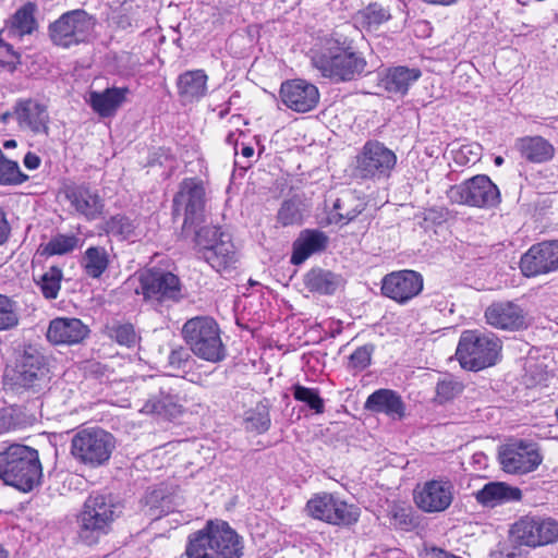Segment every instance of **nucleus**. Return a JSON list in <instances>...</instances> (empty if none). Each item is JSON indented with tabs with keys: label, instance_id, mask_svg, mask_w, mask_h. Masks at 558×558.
<instances>
[{
	"label": "nucleus",
	"instance_id": "f257e3e1",
	"mask_svg": "<svg viewBox=\"0 0 558 558\" xmlns=\"http://www.w3.org/2000/svg\"><path fill=\"white\" fill-rule=\"evenodd\" d=\"M185 554L187 558H241L243 543L239 534L225 521H208L190 534Z\"/></svg>",
	"mask_w": 558,
	"mask_h": 558
},
{
	"label": "nucleus",
	"instance_id": "f03ea898",
	"mask_svg": "<svg viewBox=\"0 0 558 558\" xmlns=\"http://www.w3.org/2000/svg\"><path fill=\"white\" fill-rule=\"evenodd\" d=\"M43 477L38 451L24 445H11L0 452V478L4 484L28 493L37 487Z\"/></svg>",
	"mask_w": 558,
	"mask_h": 558
},
{
	"label": "nucleus",
	"instance_id": "7ed1b4c3",
	"mask_svg": "<svg viewBox=\"0 0 558 558\" xmlns=\"http://www.w3.org/2000/svg\"><path fill=\"white\" fill-rule=\"evenodd\" d=\"M182 337L197 357L211 363L225 360L226 348L214 318L196 316L189 319L182 327Z\"/></svg>",
	"mask_w": 558,
	"mask_h": 558
},
{
	"label": "nucleus",
	"instance_id": "20e7f679",
	"mask_svg": "<svg viewBox=\"0 0 558 558\" xmlns=\"http://www.w3.org/2000/svg\"><path fill=\"white\" fill-rule=\"evenodd\" d=\"M116 448V439L99 427L77 430L71 439V456L81 464L98 468L106 464Z\"/></svg>",
	"mask_w": 558,
	"mask_h": 558
},
{
	"label": "nucleus",
	"instance_id": "39448f33",
	"mask_svg": "<svg viewBox=\"0 0 558 558\" xmlns=\"http://www.w3.org/2000/svg\"><path fill=\"white\" fill-rule=\"evenodd\" d=\"M500 350L501 342L495 335L465 330L460 337L456 355L463 368L480 371L494 365Z\"/></svg>",
	"mask_w": 558,
	"mask_h": 558
},
{
	"label": "nucleus",
	"instance_id": "423d86ee",
	"mask_svg": "<svg viewBox=\"0 0 558 558\" xmlns=\"http://www.w3.org/2000/svg\"><path fill=\"white\" fill-rule=\"evenodd\" d=\"M118 507L108 495L93 494L84 502L78 515L80 537L86 543H95L107 534L114 519Z\"/></svg>",
	"mask_w": 558,
	"mask_h": 558
},
{
	"label": "nucleus",
	"instance_id": "0eeeda50",
	"mask_svg": "<svg viewBox=\"0 0 558 558\" xmlns=\"http://www.w3.org/2000/svg\"><path fill=\"white\" fill-rule=\"evenodd\" d=\"M396 154L377 141H368L352 162V175L356 179L379 181L390 177L396 167Z\"/></svg>",
	"mask_w": 558,
	"mask_h": 558
},
{
	"label": "nucleus",
	"instance_id": "6e6552de",
	"mask_svg": "<svg viewBox=\"0 0 558 558\" xmlns=\"http://www.w3.org/2000/svg\"><path fill=\"white\" fill-rule=\"evenodd\" d=\"M196 245L202 257L218 272H230L238 262L236 251L229 235L217 227H205L196 232Z\"/></svg>",
	"mask_w": 558,
	"mask_h": 558
},
{
	"label": "nucleus",
	"instance_id": "1a4fd4ad",
	"mask_svg": "<svg viewBox=\"0 0 558 558\" xmlns=\"http://www.w3.org/2000/svg\"><path fill=\"white\" fill-rule=\"evenodd\" d=\"M313 63L325 77L336 81H351L361 75L366 66L365 59L350 47L335 46L328 52L315 57Z\"/></svg>",
	"mask_w": 558,
	"mask_h": 558
},
{
	"label": "nucleus",
	"instance_id": "9d476101",
	"mask_svg": "<svg viewBox=\"0 0 558 558\" xmlns=\"http://www.w3.org/2000/svg\"><path fill=\"white\" fill-rule=\"evenodd\" d=\"M447 196L452 203L478 208H492L500 203L498 187L485 174L475 175L451 186Z\"/></svg>",
	"mask_w": 558,
	"mask_h": 558
},
{
	"label": "nucleus",
	"instance_id": "9b49d317",
	"mask_svg": "<svg viewBox=\"0 0 558 558\" xmlns=\"http://www.w3.org/2000/svg\"><path fill=\"white\" fill-rule=\"evenodd\" d=\"M95 26V20L84 10L63 13L49 25V37L57 46L69 48L87 39Z\"/></svg>",
	"mask_w": 558,
	"mask_h": 558
},
{
	"label": "nucleus",
	"instance_id": "f8f14e48",
	"mask_svg": "<svg viewBox=\"0 0 558 558\" xmlns=\"http://www.w3.org/2000/svg\"><path fill=\"white\" fill-rule=\"evenodd\" d=\"M306 511L312 518L335 525H350L360 518V508L328 493L312 497L306 504Z\"/></svg>",
	"mask_w": 558,
	"mask_h": 558
},
{
	"label": "nucleus",
	"instance_id": "ddd939ff",
	"mask_svg": "<svg viewBox=\"0 0 558 558\" xmlns=\"http://www.w3.org/2000/svg\"><path fill=\"white\" fill-rule=\"evenodd\" d=\"M454 498V485L445 477L434 478L417 484L413 492L416 507L425 513L446 511Z\"/></svg>",
	"mask_w": 558,
	"mask_h": 558
},
{
	"label": "nucleus",
	"instance_id": "4468645a",
	"mask_svg": "<svg viewBox=\"0 0 558 558\" xmlns=\"http://www.w3.org/2000/svg\"><path fill=\"white\" fill-rule=\"evenodd\" d=\"M510 534L519 545L545 546L558 539V523L553 519L524 517L512 525Z\"/></svg>",
	"mask_w": 558,
	"mask_h": 558
},
{
	"label": "nucleus",
	"instance_id": "2eb2a0df",
	"mask_svg": "<svg viewBox=\"0 0 558 558\" xmlns=\"http://www.w3.org/2000/svg\"><path fill=\"white\" fill-rule=\"evenodd\" d=\"M44 357L36 351H25L7 377L16 389L41 390L47 383Z\"/></svg>",
	"mask_w": 558,
	"mask_h": 558
},
{
	"label": "nucleus",
	"instance_id": "dca6fc26",
	"mask_svg": "<svg viewBox=\"0 0 558 558\" xmlns=\"http://www.w3.org/2000/svg\"><path fill=\"white\" fill-rule=\"evenodd\" d=\"M205 203V187L203 182L195 178L184 179L173 198L174 211L184 213V227L203 220Z\"/></svg>",
	"mask_w": 558,
	"mask_h": 558
},
{
	"label": "nucleus",
	"instance_id": "f3484780",
	"mask_svg": "<svg viewBox=\"0 0 558 558\" xmlns=\"http://www.w3.org/2000/svg\"><path fill=\"white\" fill-rule=\"evenodd\" d=\"M500 463L507 473L526 474L542 462V456L535 444L514 440L504 446L499 453Z\"/></svg>",
	"mask_w": 558,
	"mask_h": 558
},
{
	"label": "nucleus",
	"instance_id": "a211bd4d",
	"mask_svg": "<svg viewBox=\"0 0 558 558\" xmlns=\"http://www.w3.org/2000/svg\"><path fill=\"white\" fill-rule=\"evenodd\" d=\"M140 282L146 301H177L181 295L179 278L172 272L147 270L141 275Z\"/></svg>",
	"mask_w": 558,
	"mask_h": 558
},
{
	"label": "nucleus",
	"instance_id": "6ab92c4d",
	"mask_svg": "<svg viewBox=\"0 0 558 558\" xmlns=\"http://www.w3.org/2000/svg\"><path fill=\"white\" fill-rule=\"evenodd\" d=\"M13 118L23 132L46 136L49 134L48 108L37 99H19L13 107Z\"/></svg>",
	"mask_w": 558,
	"mask_h": 558
},
{
	"label": "nucleus",
	"instance_id": "aec40b11",
	"mask_svg": "<svg viewBox=\"0 0 558 558\" xmlns=\"http://www.w3.org/2000/svg\"><path fill=\"white\" fill-rule=\"evenodd\" d=\"M485 319L492 327L509 331L526 329L531 325L529 313L511 301L492 303L485 311Z\"/></svg>",
	"mask_w": 558,
	"mask_h": 558
},
{
	"label": "nucleus",
	"instance_id": "412c9836",
	"mask_svg": "<svg viewBox=\"0 0 558 558\" xmlns=\"http://www.w3.org/2000/svg\"><path fill=\"white\" fill-rule=\"evenodd\" d=\"M520 268L526 277L558 270V240L532 245L521 257Z\"/></svg>",
	"mask_w": 558,
	"mask_h": 558
},
{
	"label": "nucleus",
	"instance_id": "4be33fe9",
	"mask_svg": "<svg viewBox=\"0 0 558 558\" xmlns=\"http://www.w3.org/2000/svg\"><path fill=\"white\" fill-rule=\"evenodd\" d=\"M423 290V277L414 270H399L388 274L383 279V294L404 304Z\"/></svg>",
	"mask_w": 558,
	"mask_h": 558
},
{
	"label": "nucleus",
	"instance_id": "5701e85b",
	"mask_svg": "<svg viewBox=\"0 0 558 558\" xmlns=\"http://www.w3.org/2000/svg\"><path fill=\"white\" fill-rule=\"evenodd\" d=\"M280 97L282 102L295 112H308L319 102L318 88L305 80H290L281 84Z\"/></svg>",
	"mask_w": 558,
	"mask_h": 558
},
{
	"label": "nucleus",
	"instance_id": "b1692460",
	"mask_svg": "<svg viewBox=\"0 0 558 558\" xmlns=\"http://www.w3.org/2000/svg\"><path fill=\"white\" fill-rule=\"evenodd\" d=\"M65 197L75 213L92 221L101 217L105 202L97 192L87 185H72L65 189Z\"/></svg>",
	"mask_w": 558,
	"mask_h": 558
},
{
	"label": "nucleus",
	"instance_id": "393cba45",
	"mask_svg": "<svg viewBox=\"0 0 558 558\" xmlns=\"http://www.w3.org/2000/svg\"><path fill=\"white\" fill-rule=\"evenodd\" d=\"M88 332V327L81 319L58 317L50 322L47 339L54 344H75L83 341Z\"/></svg>",
	"mask_w": 558,
	"mask_h": 558
},
{
	"label": "nucleus",
	"instance_id": "a878e982",
	"mask_svg": "<svg viewBox=\"0 0 558 558\" xmlns=\"http://www.w3.org/2000/svg\"><path fill=\"white\" fill-rule=\"evenodd\" d=\"M37 5L34 2H27L15 11L7 21L4 33L9 39H23L32 35L38 28L35 17Z\"/></svg>",
	"mask_w": 558,
	"mask_h": 558
},
{
	"label": "nucleus",
	"instance_id": "bb28decb",
	"mask_svg": "<svg viewBox=\"0 0 558 558\" xmlns=\"http://www.w3.org/2000/svg\"><path fill=\"white\" fill-rule=\"evenodd\" d=\"M366 207V203L355 191H343L333 203L329 214V221L348 225L355 219Z\"/></svg>",
	"mask_w": 558,
	"mask_h": 558
},
{
	"label": "nucleus",
	"instance_id": "cd10ccee",
	"mask_svg": "<svg viewBox=\"0 0 558 558\" xmlns=\"http://www.w3.org/2000/svg\"><path fill=\"white\" fill-rule=\"evenodd\" d=\"M364 408L372 412L385 413L391 418L404 415V404L401 397L390 389H378L368 396Z\"/></svg>",
	"mask_w": 558,
	"mask_h": 558
},
{
	"label": "nucleus",
	"instance_id": "c85d7f7f",
	"mask_svg": "<svg viewBox=\"0 0 558 558\" xmlns=\"http://www.w3.org/2000/svg\"><path fill=\"white\" fill-rule=\"evenodd\" d=\"M421 75L422 72L417 68L395 66L386 72L379 86L388 93L403 96Z\"/></svg>",
	"mask_w": 558,
	"mask_h": 558
},
{
	"label": "nucleus",
	"instance_id": "c756f323",
	"mask_svg": "<svg viewBox=\"0 0 558 558\" xmlns=\"http://www.w3.org/2000/svg\"><path fill=\"white\" fill-rule=\"evenodd\" d=\"M475 499L484 507L494 508L498 505L521 499V490L501 482L487 483L475 494Z\"/></svg>",
	"mask_w": 558,
	"mask_h": 558
},
{
	"label": "nucleus",
	"instance_id": "7c9ffc66",
	"mask_svg": "<svg viewBox=\"0 0 558 558\" xmlns=\"http://www.w3.org/2000/svg\"><path fill=\"white\" fill-rule=\"evenodd\" d=\"M328 236L318 230L303 231L293 244L291 262L294 265L304 263L312 254L326 248Z\"/></svg>",
	"mask_w": 558,
	"mask_h": 558
},
{
	"label": "nucleus",
	"instance_id": "2f4dec72",
	"mask_svg": "<svg viewBox=\"0 0 558 558\" xmlns=\"http://www.w3.org/2000/svg\"><path fill=\"white\" fill-rule=\"evenodd\" d=\"M128 92V88L119 87L107 88L104 92H90L88 102L100 117H111L124 102Z\"/></svg>",
	"mask_w": 558,
	"mask_h": 558
},
{
	"label": "nucleus",
	"instance_id": "473e14b6",
	"mask_svg": "<svg viewBox=\"0 0 558 558\" xmlns=\"http://www.w3.org/2000/svg\"><path fill=\"white\" fill-rule=\"evenodd\" d=\"M142 411L148 414H158L161 417L171 420L183 412V402L177 393L161 389L159 398L147 400Z\"/></svg>",
	"mask_w": 558,
	"mask_h": 558
},
{
	"label": "nucleus",
	"instance_id": "72a5a7b5",
	"mask_svg": "<svg viewBox=\"0 0 558 558\" xmlns=\"http://www.w3.org/2000/svg\"><path fill=\"white\" fill-rule=\"evenodd\" d=\"M304 284L311 292L332 294L343 284L341 276L325 269H312L304 278Z\"/></svg>",
	"mask_w": 558,
	"mask_h": 558
},
{
	"label": "nucleus",
	"instance_id": "f704fd0d",
	"mask_svg": "<svg viewBox=\"0 0 558 558\" xmlns=\"http://www.w3.org/2000/svg\"><path fill=\"white\" fill-rule=\"evenodd\" d=\"M207 75L202 70L187 71L178 78V90L184 101L199 99L206 94Z\"/></svg>",
	"mask_w": 558,
	"mask_h": 558
},
{
	"label": "nucleus",
	"instance_id": "c9c22d12",
	"mask_svg": "<svg viewBox=\"0 0 558 558\" xmlns=\"http://www.w3.org/2000/svg\"><path fill=\"white\" fill-rule=\"evenodd\" d=\"M517 148L531 162H544L554 155V147L541 136L520 138Z\"/></svg>",
	"mask_w": 558,
	"mask_h": 558
},
{
	"label": "nucleus",
	"instance_id": "e433bc0d",
	"mask_svg": "<svg viewBox=\"0 0 558 558\" xmlns=\"http://www.w3.org/2000/svg\"><path fill=\"white\" fill-rule=\"evenodd\" d=\"M81 266L86 276L98 279L109 266V254L105 247L90 246L82 257Z\"/></svg>",
	"mask_w": 558,
	"mask_h": 558
},
{
	"label": "nucleus",
	"instance_id": "4c0bfd02",
	"mask_svg": "<svg viewBox=\"0 0 558 558\" xmlns=\"http://www.w3.org/2000/svg\"><path fill=\"white\" fill-rule=\"evenodd\" d=\"M389 19V11L376 2L368 4L354 15L355 25L365 31L377 29L379 25Z\"/></svg>",
	"mask_w": 558,
	"mask_h": 558
},
{
	"label": "nucleus",
	"instance_id": "58836bf2",
	"mask_svg": "<svg viewBox=\"0 0 558 558\" xmlns=\"http://www.w3.org/2000/svg\"><path fill=\"white\" fill-rule=\"evenodd\" d=\"M62 279V269L51 266L36 280V284L46 299L54 300L61 289Z\"/></svg>",
	"mask_w": 558,
	"mask_h": 558
},
{
	"label": "nucleus",
	"instance_id": "ea45409f",
	"mask_svg": "<svg viewBox=\"0 0 558 558\" xmlns=\"http://www.w3.org/2000/svg\"><path fill=\"white\" fill-rule=\"evenodd\" d=\"M135 221L123 215H116L104 223V230L122 240L130 239L135 233Z\"/></svg>",
	"mask_w": 558,
	"mask_h": 558
},
{
	"label": "nucleus",
	"instance_id": "a19ab883",
	"mask_svg": "<svg viewBox=\"0 0 558 558\" xmlns=\"http://www.w3.org/2000/svg\"><path fill=\"white\" fill-rule=\"evenodd\" d=\"M27 175L24 174L16 161L5 158L0 149V185H16L25 182Z\"/></svg>",
	"mask_w": 558,
	"mask_h": 558
},
{
	"label": "nucleus",
	"instance_id": "79ce46f5",
	"mask_svg": "<svg viewBox=\"0 0 558 558\" xmlns=\"http://www.w3.org/2000/svg\"><path fill=\"white\" fill-rule=\"evenodd\" d=\"M78 238L75 235L58 234L53 236L44 247L48 255H63L74 251L78 245Z\"/></svg>",
	"mask_w": 558,
	"mask_h": 558
},
{
	"label": "nucleus",
	"instance_id": "37998d69",
	"mask_svg": "<svg viewBox=\"0 0 558 558\" xmlns=\"http://www.w3.org/2000/svg\"><path fill=\"white\" fill-rule=\"evenodd\" d=\"M463 385L461 381L454 379L451 376H445L437 383L436 386V400L439 403L448 402L463 391Z\"/></svg>",
	"mask_w": 558,
	"mask_h": 558
},
{
	"label": "nucleus",
	"instance_id": "c03bdc74",
	"mask_svg": "<svg viewBox=\"0 0 558 558\" xmlns=\"http://www.w3.org/2000/svg\"><path fill=\"white\" fill-rule=\"evenodd\" d=\"M19 323L17 306L7 295L0 294V330H8Z\"/></svg>",
	"mask_w": 558,
	"mask_h": 558
},
{
	"label": "nucleus",
	"instance_id": "a18cd8bd",
	"mask_svg": "<svg viewBox=\"0 0 558 558\" xmlns=\"http://www.w3.org/2000/svg\"><path fill=\"white\" fill-rule=\"evenodd\" d=\"M293 397L298 401L306 403L316 413L324 412V401L316 389L295 385L293 388Z\"/></svg>",
	"mask_w": 558,
	"mask_h": 558
},
{
	"label": "nucleus",
	"instance_id": "49530a36",
	"mask_svg": "<svg viewBox=\"0 0 558 558\" xmlns=\"http://www.w3.org/2000/svg\"><path fill=\"white\" fill-rule=\"evenodd\" d=\"M246 429L254 430L258 434L265 433L270 426L269 412L266 407H257L250 412L245 418Z\"/></svg>",
	"mask_w": 558,
	"mask_h": 558
},
{
	"label": "nucleus",
	"instance_id": "de8ad7c7",
	"mask_svg": "<svg viewBox=\"0 0 558 558\" xmlns=\"http://www.w3.org/2000/svg\"><path fill=\"white\" fill-rule=\"evenodd\" d=\"M302 218L303 215L298 202L291 199L282 203L277 215L278 222L283 227L300 223Z\"/></svg>",
	"mask_w": 558,
	"mask_h": 558
},
{
	"label": "nucleus",
	"instance_id": "09e8293b",
	"mask_svg": "<svg viewBox=\"0 0 558 558\" xmlns=\"http://www.w3.org/2000/svg\"><path fill=\"white\" fill-rule=\"evenodd\" d=\"M110 337L119 344L128 348L136 345L140 341V337L131 324L113 326L110 329Z\"/></svg>",
	"mask_w": 558,
	"mask_h": 558
},
{
	"label": "nucleus",
	"instance_id": "8fccbe9b",
	"mask_svg": "<svg viewBox=\"0 0 558 558\" xmlns=\"http://www.w3.org/2000/svg\"><path fill=\"white\" fill-rule=\"evenodd\" d=\"M373 349L369 345H363L357 348L351 355H350V367L362 371L366 368L371 363Z\"/></svg>",
	"mask_w": 558,
	"mask_h": 558
},
{
	"label": "nucleus",
	"instance_id": "3c124183",
	"mask_svg": "<svg viewBox=\"0 0 558 558\" xmlns=\"http://www.w3.org/2000/svg\"><path fill=\"white\" fill-rule=\"evenodd\" d=\"M191 355L182 347L173 349L168 356V366L172 371H184L190 364Z\"/></svg>",
	"mask_w": 558,
	"mask_h": 558
},
{
	"label": "nucleus",
	"instance_id": "603ef678",
	"mask_svg": "<svg viewBox=\"0 0 558 558\" xmlns=\"http://www.w3.org/2000/svg\"><path fill=\"white\" fill-rule=\"evenodd\" d=\"M481 156V146L477 144L462 145L456 153L454 160L459 163L476 162Z\"/></svg>",
	"mask_w": 558,
	"mask_h": 558
},
{
	"label": "nucleus",
	"instance_id": "864d4df0",
	"mask_svg": "<svg viewBox=\"0 0 558 558\" xmlns=\"http://www.w3.org/2000/svg\"><path fill=\"white\" fill-rule=\"evenodd\" d=\"M391 519L393 524L402 530H409L414 525L413 517L410 509L395 507L391 510Z\"/></svg>",
	"mask_w": 558,
	"mask_h": 558
},
{
	"label": "nucleus",
	"instance_id": "5fc2aeb1",
	"mask_svg": "<svg viewBox=\"0 0 558 558\" xmlns=\"http://www.w3.org/2000/svg\"><path fill=\"white\" fill-rule=\"evenodd\" d=\"M19 53L13 47L0 39V65L13 68L19 62Z\"/></svg>",
	"mask_w": 558,
	"mask_h": 558
},
{
	"label": "nucleus",
	"instance_id": "6e6d98bb",
	"mask_svg": "<svg viewBox=\"0 0 558 558\" xmlns=\"http://www.w3.org/2000/svg\"><path fill=\"white\" fill-rule=\"evenodd\" d=\"M10 227L4 213L0 209V244L4 243L9 236Z\"/></svg>",
	"mask_w": 558,
	"mask_h": 558
},
{
	"label": "nucleus",
	"instance_id": "4d7b16f0",
	"mask_svg": "<svg viewBox=\"0 0 558 558\" xmlns=\"http://www.w3.org/2000/svg\"><path fill=\"white\" fill-rule=\"evenodd\" d=\"M24 166L29 170H35L40 165V158L33 153H27L23 159Z\"/></svg>",
	"mask_w": 558,
	"mask_h": 558
},
{
	"label": "nucleus",
	"instance_id": "13d9d810",
	"mask_svg": "<svg viewBox=\"0 0 558 558\" xmlns=\"http://www.w3.org/2000/svg\"><path fill=\"white\" fill-rule=\"evenodd\" d=\"M446 557V550L440 548H426L423 553V558H444Z\"/></svg>",
	"mask_w": 558,
	"mask_h": 558
},
{
	"label": "nucleus",
	"instance_id": "bf43d9fd",
	"mask_svg": "<svg viewBox=\"0 0 558 558\" xmlns=\"http://www.w3.org/2000/svg\"><path fill=\"white\" fill-rule=\"evenodd\" d=\"M10 423L3 414L0 413V434L4 433L9 428Z\"/></svg>",
	"mask_w": 558,
	"mask_h": 558
},
{
	"label": "nucleus",
	"instance_id": "052dcab7",
	"mask_svg": "<svg viewBox=\"0 0 558 558\" xmlns=\"http://www.w3.org/2000/svg\"><path fill=\"white\" fill-rule=\"evenodd\" d=\"M241 154L243 157L251 158L254 155V148L251 146H243L241 149Z\"/></svg>",
	"mask_w": 558,
	"mask_h": 558
},
{
	"label": "nucleus",
	"instance_id": "680f3d73",
	"mask_svg": "<svg viewBox=\"0 0 558 558\" xmlns=\"http://www.w3.org/2000/svg\"><path fill=\"white\" fill-rule=\"evenodd\" d=\"M429 2H433V3H439V4H451L453 3L456 0H428Z\"/></svg>",
	"mask_w": 558,
	"mask_h": 558
},
{
	"label": "nucleus",
	"instance_id": "e2e57ef3",
	"mask_svg": "<svg viewBox=\"0 0 558 558\" xmlns=\"http://www.w3.org/2000/svg\"><path fill=\"white\" fill-rule=\"evenodd\" d=\"M9 118H13V111L2 113L0 119L3 123H5Z\"/></svg>",
	"mask_w": 558,
	"mask_h": 558
},
{
	"label": "nucleus",
	"instance_id": "0e129e2a",
	"mask_svg": "<svg viewBox=\"0 0 558 558\" xmlns=\"http://www.w3.org/2000/svg\"><path fill=\"white\" fill-rule=\"evenodd\" d=\"M3 146L5 148H13L16 146V142L14 140H8L4 142Z\"/></svg>",
	"mask_w": 558,
	"mask_h": 558
},
{
	"label": "nucleus",
	"instance_id": "69168bd1",
	"mask_svg": "<svg viewBox=\"0 0 558 558\" xmlns=\"http://www.w3.org/2000/svg\"><path fill=\"white\" fill-rule=\"evenodd\" d=\"M0 558H9V551L0 545Z\"/></svg>",
	"mask_w": 558,
	"mask_h": 558
},
{
	"label": "nucleus",
	"instance_id": "338daca9",
	"mask_svg": "<svg viewBox=\"0 0 558 558\" xmlns=\"http://www.w3.org/2000/svg\"><path fill=\"white\" fill-rule=\"evenodd\" d=\"M502 163H504V158H502V157H500V156H497V157L495 158V165H496V166H501Z\"/></svg>",
	"mask_w": 558,
	"mask_h": 558
},
{
	"label": "nucleus",
	"instance_id": "774afa93",
	"mask_svg": "<svg viewBox=\"0 0 558 558\" xmlns=\"http://www.w3.org/2000/svg\"><path fill=\"white\" fill-rule=\"evenodd\" d=\"M444 558H461V557H458L456 555H452V554L446 551V557H444Z\"/></svg>",
	"mask_w": 558,
	"mask_h": 558
}]
</instances>
